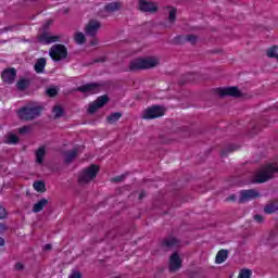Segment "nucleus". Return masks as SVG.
I'll return each instance as SVG.
<instances>
[{
  "mask_svg": "<svg viewBox=\"0 0 278 278\" xmlns=\"http://www.w3.org/2000/svg\"><path fill=\"white\" fill-rule=\"evenodd\" d=\"M42 114V106L34 103L26 104L17 111L20 121H36Z\"/></svg>",
  "mask_w": 278,
  "mask_h": 278,
  "instance_id": "obj_1",
  "label": "nucleus"
},
{
  "mask_svg": "<svg viewBox=\"0 0 278 278\" xmlns=\"http://www.w3.org/2000/svg\"><path fill=\"white\" fill-rule=\"evenodd\" d=\"M159 64L160 62L155 58L135 59L130 61L128 71H130V73H136V71H147V68H155Z\"/></svg>",
  "mask_w": 278,
  "mask_h": 278,
  "instance_id": "obj_2",
  "label": "nucleus"
},
{
  "mask_svg": "<svg viewBox=\"0 0 278 278\" xmlns=\"http://www.w3.org/2000/svg\"><path fill=\"white\" fill-rule=\"evenodd\" d=\"M49 55L53 62H62L68 58V49L62 43H55L50 48Z\"/></svg>",
  "mask_w": 278,
  "mask_h": 278,
  "instance_id": "obj_3",
  "label": "nucleus"
},
{
  "mask_svg": "<svg viewBox=\"0 0 278 278\" xmlns=\"http://www.w3.org/2000/svg\"><path fill=\"white\" fill-rule=\"evenodd\" d=\"M99 173V167L97 165H91L83 169L78 175V182L80 185L90 184L93 179H97Z\"/></svg>",
  "mask_w": 278,
  "mask_h": 278,
  "instance_id": "obj_4",
  "label": "nucleus"
},
{
  "mask_svg": "<svg viewBox=\"0 0 278 278\" xmlns=\"http://www.w3.org/2000/svg\"><path fill=\"white\" fill-rule=\"evenodd\" d=\"M260 197H262V194L255 189L241 190L239 203H249V201H255V199H260Z\"/></svg>",
  "mask_w": 278,
  "mask_h": 278,
  "instance_id": "obj_5",
  "label": "nucleus"
},
{
  "mask_svg": "<svg viewBox=\"0 0 278 278\" xmlns=\"http://www.w3.org/2000/svg\"><path fill=\"white\" fill-rule=\"evenodd\" d=\"M160 116H164V108L151 106L143 112L142 118L149 121L151 118H160Z\"/></svg>",
  "mask_w": 278,
  "mask_h": 278,
  "instance_id": "obj_6",
  "label": "nucleus"
},
{
  "mask_svg": "<svg viewBox=\"0 0 278 278\" xmlns=\"http://www.w3.org/2000/svg\"><path fill=\"white\" fill-rule=\"evenodd\" d=\"M99 29H101V23L97 20H90L85 26V34L86 36L94 38V36L99 34Z\"/></svg>",
  "mask_w": 278,
  "mask_h": 278,
  "instance_id": "obj_7",
  "label": "nucleus"
},
{
  "mask_svg": "<svg viewBox=\"0 0 278 278\" xmlns=\"http://www.w3.org/2000/svg\"><path fill=\"white\" fill-rule=\"evenodd\" d=\"M100 90L101 85L97 83H89L77 88V91L83 92V94H97Z\"/></svg>",
  "mask_w": 278,
  "mask_h": 278,
  "instance_id": "obj_8",
  "label": "nucleus"
},
{
  "mask_svg": "<svg viewBox=\"0 0 278 278\" xmlns=\"http://www.w3.org/2000/svg\"><path fill=\"white\" fill-rule=\"evenodd\" d=\"M218 92L220 97H235L236 99H240V97H242V91H240L238 87L218 89Z\"/></svg>",
  "mask_w": 278,
  "mask_h": 278,
  "instance_id": "obj_9",
  "label": "nucleus"
},
{
  "mask_svg": "<svg viewBox=\"0 0 278 278\" xmlns=\"http://www.w3.org/2000/svg\"><path fill=\"white\" fill-rule=\"evenodd\" d=\"M157 3L147 0H140L139 1V10L141 12H149L150 14H153L157 11Z\"/></svg>",
  "mask_w": 278,
  "mask_h": 278,
  "instance_id": "obj_10",
  "label": "nucleus"
},
{
  "mask_svg": "<svg viewBox=\"0 0 278 278\" xmlns=\"http://www.w3.org/2000/svg\"><path fill=\"white\" fill-rule=\"evenodd\" d=\"M2 81L4 84L12 85L14 84V80L16 79V68L9 67L2 72Z\"/></svg>",
  "mask_w": 278,
  "mask_h": 278,
  "instance_id": "obj_11",
  "label": "nucleus"
},
{
  "mask_svg": "<svg viewBox=\"0 0 278 278\" xmlns=\"http://www.w3.org/2000/svg\"><path fill=\"white\" fill-rule=\"evenodd\" d=\"M179 268H181V258L179 254L175 252L169 258V273H176Z\"/></svg>",
  "mask_w": 278,
  "mask_h": 278,
  "instance_id": "obj_12",
  "label": "nucleus"
},
{
  "mask_svg": "<svg viewBox=\"0 0 278 278\" xmlns=\"http://www.w3.org/2000/svg\"><path fill=\"white\" fill-rule=\"evenodd\" d=\"M38 41L41 45H51L53 42H60V36H50L49 33H43L38 36Z\"/></svg>",
  "mask_w": 278,
  "mask_h": 278,
  "instance_id": "obj_13",
  "label": "nucleus"
},
{
  "mask_svg": "<svg viewBox=\"0 0 278 278\" xmlns=\"http://www.w3.org/2000/svg\"><path fill=\"white\" fill-rule=\"evenodd\" d=\"M264 214H277L278 212V200H273L266 203L263 210Z\"/></svg>",
  "mask_w": 278,
  "mask_h": 278,
  "instance_id": "obj_14",
  "label": "nucleus"
},
{
  "mask_svg": "<svg viewBox=\"0 0 278 278\" xmlns=\"http://www.w3.org/2000/svg\"><path fill=\"white\" fill-rule=\"evenodd\" d=\"M162 247H165L166 249H175L176 247H179V240L175 237H167L162 241Z\"/></svg>",
  "mask_w": 278,
  "mask_h": 278,
  "instance_id": "obj_15",
  "label": "nucleus"
},
{
  "mask_svg": "<svg viewBox=\"0 0 278 278\" xmlns=\"http://www.w3.org/2000/svg\"><path fill=\"white\" fill-rule=\"evenodd\" d=\"M48 205H49V200L42 198L41 200H39L37 203L33 205L34 214H39V212H42V210H45V207H47Z\"/></svg>",
  "mask_w": 278,
  "mask_h": 278,
  "instance_id": "obj_16",
  "label": "nucleus"
},
{
  "mask_svg": "<svg viewBox=\"0 0 278 278\" xmlns=\"http://www.w3.org/2000/svg\"><path fill=\"white\" fill-rule=\"evenodd\" d=\"M45 66H47V59L40 58L35 63V71L37 73H45Z\"/></svg>",
  "mask_w": 278,
  "mask_h": 278,
  "instance_id": "obj_17",
  "label": "nucleus"
},
{
  "mask_svg": "<svg viewBox=\"0 0 278 278\" xmlns=\"http://www.w3.org/2000/svg\"><path fill=\"white\" fill-rule=\"evenodd\" d=\"M228 256H229V252L227 250L218 251L216 258H215L216 264H223V262L227 261Z\"/></svg>",
  "mask_w": 278,
  "mask_h": 278,
  "instance_id": "obj_18",
  "label": "nucleus"
},
{
  "mask_svg": "<svg viewBox=\"0 0 278 278\" xmlns=\"http://www.w3.org/2000/svg\"><path fill=\"white\" fill-rule=\"evenodd\" d=\"M31 81H29V79L26 78H21L17 83H16V88L17 90H27V88L30 86Z\"/></svg>",
  "mask_w": 278,
  "mask_h": 278,
  "instance_id": "obj_19",
  "label": "nucleus"
},
{
  "mask_svg": "<svg viewBox=\"0 0 278 278\" xmlns=\"http://www.w3.org/2000/svg\"><path fill=\"white\" fill-rule=\"evenodd\" d=\"M105 12H109L110 14H112V12H117V10H121V3L119 2H111L108 3L104 7Z\"/></svg>",
  "mask_w": 278,
  "mask_h": 278,
  "instance_id": "obj_20",
  "label": "nucleus"
},
{
  "mask_svg": "<svg viewBox=\"0 0 278 278\" xmlns=\"http://www.w3.org/2000/svg\"><path fill=\"white\" fill-rule=\"evenodd\" d=\"M75 157H77V149L65 152V160H64L65 164H71V162H73Z\"/></svg>",
  "mask_w": 278,
  "mask_h": 278,
  "instance_id": "obj_21",
  "label": "nucleus"
},
{
  "mask_svg": "<svg viewBox=\"0 0 278 278\" xmlns=\"http://www.w3.org/2000/svg\"><path fill=\"white\" fill-rule=\"evenodd\" d=\"M46 153H47V151L45 150V147H41L37 150V152H36L37 164H42V162H45Z\"/></svg>",
  "mask_w": 278,
  "mask_h": 278,
  "instance_id": "obj_22",
  "label": "nucleus"
},
{
  "mask_svg": "<svg viewBox=\"0 0 278 278\" xmlns=\"http://www.w3.org/2000/svg\"><path fill=\"white\" fill-rule=\"evenodd\" d=\"M121 116H123V114H121L119 112H115L112 113L108 118V123H110V125H114V123H117V121L121 119Z\"/></svg>",
  "mask_w": 278,
  "mask_h": 278,
  "instance_id": "obj_23",
  "label": "nucleus"
},
{
  "mask_svg": "<svg viewBox=\"0 0 278 278\" xmlns=\"http://www.w3.org/2000/svg\"><path fill=\"white\" fill-rule=\"evenodd\" d=\"M74 40L76 45H84L86 42V35H84V33H76L74 35Z\"/></svg>",
  "mask_w": 278,
  "mask_h": 278,
  "instance_id": "obj_24",
  "label": "nucleus"
},
{
  "mask_svg": "<svg viewBox=\"0 0 278 278\" xmlns=\"http://www.w3.org/2000/svg\"><path fill=\"white\" fill-rule=\"evenodd\" d=\"M267 58H274L275 60H277V58H278V47L277 46H273L271 48H269L267 50Z\"/></svg>",
  "mask_w": 278,
  "mask_h": 278,
  "instance_id": "obj_25",
  "label": "nucleus"
},
{
  "mask_svg": "<svg viewBox=\"0 0 278 278\" xmlns=\"http://www.w3.org/2000/svg\"><path fill=\"white\" fill-rule=\"evenodd\" d=\"M18 136L15 134H9L7 137V144H18Z\"/></svg>",
  "mask_w": 278,
  "mask_h": 278,
  "instance_id": "obj_26",
  "label": "nucleus"
},
{
  "mask_svg": "<svg viewBox=\"0 0 278 278\" xmlns=\"http://www.w3.org/2000/svg\"><path fill=\"white\" fill-rule=\"evenodd\" d=\"M33 187L36 190V192H45V190H47L43 181H35Z\"/></svg>",
  "mask_w": 278,
  "mask_h": 278,
  "instance_id": "obj_27",
  "label": "nucleus"
},
{
  "mask_svg": "<svg viewBox=\"0 0 278 278\" xmlns=\"http://www.w3.org/2000/svg\"><path fill=\"white\" fill-rule=\"evenodd\" d=\"M167 10H169V16H168L169 23H175L177 18V9L167 7Z\"/></svg>",
  "mask_w": 278,
  "mask_h": 278,
  "instance_id": "obj_28",
  "label": "nucleus"
},
{
  "mask_svg": "<svg viewBox=\"0 0 278 278\" xmlns=\"http://www.w3.org/2000/svg\"><path fill=\"white\" fill-rule=\"evenodd\" d=\"M108 101H110V98H108V96H101L98 97V99L94 101L98 106L103 108V105H105V103H108Z\"/></svg>",
  "mask_w": 278,
  "mask_h": 278,
  "instance_id": "obj_29",
  "label": "nucleus"
},
{
  "mask_svg": "<svg viewBox=\"0 0 278 278\" xmlns=\"http://www.w3.org/2000/svg\"><path fill=\"white\" fill-rule=\"evenodd\" d=\"M53 114L55 118H60L64 115V109H62V106L60 105H56L53 109Z\"/></svg>",
  "mask_w": 278,
  "mask_h": 278,
  "instance_id": "obj_30",
  "label": "nucleus"
},
{
  "mask_svg": "<svg viewBox=\"0 0 278 278\" xmlns=\"http://www.w3.org/2000/svg\"><path fill=\"white\" fill-rule=\"evenodd\" d=\"M251 275H253V271H251V269H241L238 278H251Z\"/></svg>",
  "mask_w": 278,
  "mask_h": 278,
  "instance_id": "obj_31",
  "label": "nucleus"
},
{
  "mask_svg": "<svg viewBox=\"0 0 278 278\" xmlns=\"http://www.w3.org/2000/svg\"><path fill=\"white\" fill-rule=\"evenodd\" d=\"M99 104H97L96 102L89 104V109H88V112L89 114H94V112H97L99 110Z\"/></svg>",
  "mask_w": 278,
  "mask_h": 278,
  "instance_id": "obj_32",
  "label": "nucleus"
},
{
  "mask_svg": "<svg viewBox=\"0 0 278 278\" xmlns=\"http://www.w3.org/2000/svg\"><path fill=\"white\" fill-rule=\"evenodd\" d=\"M30 129H31V127H29V126H23V127L17 129V134H21V135L27 134V132L30 131Z\"/></svg>",
  "mask_w": 278,
  "mask_h": 278,
  "instance_id": "obj_33",
  "label": "nucleus"
},
{
  "mask_svg": "<svg viewBox=\"0 0 278 278\" xmlns=\"http://www.w3.org/2000/svg\"><path fill=\"white\" fill-rule=\"evenodd\" d=\"M47 94H48V97H56V94H58V89H55V88H49V89H47Z\"/></svg>",
  "mask_w": 278,
  "mask_h": 278,
  "instance_id": "obj_34",
  "label": "nucleus"
},
{
  "mask_svg": "<svg viewBox=\"0 0 278 278\" xmlns=\"http://www.w3.org/2000/svg\"><path fill=\"white\" fill-rule=\"evenodd\" d=\"M185 40H187V42H191L192 45H194V42H197V36L187 35Z\"/></svg>",
  "mask_w": 278,
  "mask_h": 278,
  "instance_id": "obj_35",
  "label": "nucleus"
},
{
  "mask_svg": "<svg viewBox=\"0 0 278 278\" xmlns=\"http://www.w3.org/2000/svg\"><path fill=\"white\" fill-rule=\"evenodd\" d=\"M8 216V212H5V207L0 205V220H3Z\"/></svg>",
  "mask_w": 278,
  "mask_h": 278,
  "instance_id": "obj_36",
  "label": "nucleus"
},
{
  "mask_svg": "<svg viewBox=\"0 0 278 278\" xmlns=\"http://www.w3.org/2000/svg\"><path fill=\"white\" fill-rule=\"evenodd\" d=\"M123 179H125V175L117 176L113 178L112 181H114L115 184H119V181H123Z\"/></svg>",
  "mask_w": 278,
  "mask_h": 278,
  "instance_id": "obj_37",
  "label": "nucleus"
},
{
  "mask_svg": "<svg viewBox=\"0 0 278 278\" xmlns=\"http://www.w3.org/2000/svg\"><path fill=\"white\" fill-rule=\"evenodd\" d=\"M254 220H256V223H264V216H262V215H254Z\"/></svg>",
  "mask_w": 278,
  "mask_h": 278,
  "instance_id": "obj_38",
  "label": "nucleus"
},
{
  "mask_svg": "<svg viewBox=\"0 0 278 278\" xmlns=\"http://www.w3.org/2000/svg\"><path fill=\"white\" fill-rule=\"evenodd\" d=\"M68 278H81V273L74 271Z\"/></svg>",
  "mask_w": 278,
  "mask_h": 278,
  "instance_id": "obj_39",
  "label": "nucleus"
},
{
  "mask_svg": "<svg viewBox=\"0 0 278 278\" xmlns=\"http://www.w3.org/2000/svg\"><path fill=\"white\" fill-rule=\"evenodd\" d=\"M23 268H25V266L22 263L15 264V270H23Z\"/></svg>",
  "mask_w": 278,
  "mask_h": 278,
  "instance_id": "obj_40",
  "label": "nucleus"
},
{
  "mask_svg": "<svg viewBox=\"0 0 278 278\" xmlns=\"http://www.w3.org/2000/svg\"><path fill=\"white\" fill-rule=\"evenodd\" d=\"M238 197L236 194H231L229 198L226 199V201H236Z\"/></svg>",
  "mask_w": 278,
  "mask_h": 278,
  "instance_id": "obj_41",
  "label": "nucleus"
},
{
  "mask_svg": "<svg viewBox=\"0 0 278 278\" xmlns=\"http://www.w3.org/2000/svg\"><path fill=\"white\" fill-rule=\"evenodd\" d=\"M51 249H53V247H52L50 243H47V244L43 247V251H51Z\"/></svg>",
  "mask_w": 278,
  "mask_h": 278,
  "instance_id": "obj_42",
  "label": "nucleus"
},
{
  "mask_svg": "<svg viewBox=\"0 0 278 278\" xmlns=\"http://www.w3.org/2000/svg\"><path fill=\"white\" fill-rule=\"evenodd\" d=\"M10 30H12L11 27H4L0 29V34H5V31H10Z\"/></svg>",
  "mask_w": 278,
  "mask_h": 278,
  "instance_id": "obj_43",
  "label": "nucleus"
},
{
  "mask_svg": "<svg viewBox=\"0 0 278 278\" xmlns=\"http://www.w3.org/2000/svg\"><path fill=\"white\" fill-rule=\"evenodd\" d=\"M97 45H99V40L93 39V40L90 41L91 47H97Z\"/></svg>",
  "mask_w": 278,
  "mask_h": 278,
  "instance_id": "obj_44",
  "label": "nucleus"
},
{
  "mask_svg": "<svg viewBox=\"0 0 278 278\" xmlns=\"http://www.w3.org/2000/svg\"><path fill=\"white\" fill-rule=\"evenodd\" d=\"M227 151H228V153H231V152L236 151V147L229 146V147L227 148Z\"/></svg>",
  "mask_w": 278,
  "mask_h": 278,
  "instance_id": "obj_45",
  "label": "nucleus"
},
{
  "mask_svg": "<svg viewBox=\"0 0 278 278\" xmlns=\"http://www.w3.org/2000/svg\"><path fill=\"white\" fill-rule=\"evenodd\" d=\"M144 197H147V192L141 191L140 194H139L140 201H142V199H144Z\"/></svg>",
  "mask_w": 278,
  "mask_h": 278,
  "instance_id": "obj_46",
  "label": "nucleus"
},
{
  "mask_svg": "<svg viewBox=\"0 0 278 278\" xmlns=\"http://www.w3.org/2000/svg\"><path fill=\"white\" fill-rule=\"evenodd\" d=\"M3 231H5V225H0V235L3 233Z\"/></svg>",
  "mask_w": 278,
  "mask_h": 278,
  "instance_id": "obj_47",
  "label": "nucleus"
},
{
  "mask_svg": "<svg viewBox=\"0 0 278 278\" xmlns=\"http://www.w3.org/2000/svg\"><path fill=\"white\" fill-rule=\"evenodd\" d=\"M4 245H5V240L0 237V247H4Z\"/></svg>",
  "mask_w": 278,
  "mask_h": 278,
  "instance_id": "obj_48",
  "label": "nucleus"
},
{
  "mask_svg": "<svg viewBox=\"0 0 278 278\" xmlns=\"http://www.w3.org/2000/svg\"><path fill=\"white\" fill-rule=\"evenodd\" d=\"M222 157H227V151H222Z\"/></svg>",
  "mask_w": 278,
  "mask_h": 278,
  "instance_id": "obj_49",
  "label": "nucleus"
},
{
  "mask_svg": "<svg viewBox=\"0 0 278 278\" xmlns=\"http://www.w3.org/2000/svg\"><path fill=\"white\" fill-rule=\"evenodd\" d=\"M269 238H275V236L270 235Z\"/></svg>",
  "mask_w": 278,
  "mask_h": 278,
  "instance_id": "obj_50",
  "label": "nucleus"
}]
</instances>
